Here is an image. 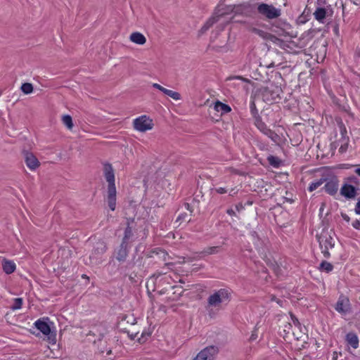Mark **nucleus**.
Segmentation results:
<instances>
[{
  "label": "nucleus",
  "mask_w": 360,
  "mask_h": 360,
  "mask_svg": "<svg viewBox=\"0 0 360 360\" xmlns=\"http://www.w3.org/2000/svg\"><path fill=\"white\" fill-rule=\"evenodd\" d=\"M231 293L230 288H220L208 297L205 308L210 317L215 315L213 308L220 309L222 304H227L231 301Z\"/></svg>",
  "instance_id": "f257e3e1"
},
{
  "label": "nucleus",
  "mask_w": 360,
  "mask_h": 360,
  "mask_svg": "<svg viewBox=\"0 0 360 360\" xmlns=\"http://www.w3.org/2000/svg\"><path fill=\"white\" fill-rule=\"evenodd\" d=\"M103 176L108 182L106 201L110 210L116 208L117 191L115 184V172L111 164L106 162L103 165Z\"/></svg>",
  "instance_id": "f03ea898"
},
{
  "label": "nucleus",
  "mask_w": 360,
  "mask_h": 360,
  "mask_svg": "<svg viewBox=\"0 0 360 360\" xmlns=\"http://www.w3.org/2000/svg\"><path fill=\"white\" fill-rule=\"evenodd\" d=\"M256 8L257 14L262 19L271 20L278 18L281 15V10L276 8L273 4L258 3L255 6L247 4L243 7L244 12L252 11Z\"/></svg>",
  "instance_id": "7ed1b4c3"
},
{
  "label": "nucleus",
  "mask_w": 360,
  "mask_h": 360,
  "mask_svg": "<svg viewBox=\"0 0 360 360\" xmlns=\"http://www.w3.org/2000/svg\"><path fill=\"white\" fill-rule=\"evenodd\" d=\"M335 233L328 229H323L319 234H316V237L321 250V252L325 258H330L331 253L335 248V239L334 238Z\"/></svg>",
  "instance_id": "20e7f679"
},
{
  "label": "nucleus",
  "mask_w": 360,
  "mask_h": 360,
  "mask_svg": "<svg viewBox=\"0 0 360 360\" xmlns=\"http://www.w3.org/2000/svg\"><path fill=\"white\" fill-rule=\"evenodd\" d=\"M283 93L281 88L274 83L259 89V95L266 103H278L281 100V94Z\"/></svg>",
  "instance_id": "39448f33"
},
{
  "label": "nucleus",
  "mask_w": 360,
  "mask_h": 360,
  "mask_svg": "<svg viewBox=\"0 0 360 360\" xmlns=\"http://www.w3.org/2000/svg\"><path fill=\"white\" fill-rule=\"evenodd\" d=\"M49 318L39 319L37 320L34 325L44 335H47L49 343L55 344L56 342V333L51 331L50 325L46 322Z\"/></svg>",
  "instance_id": "423d86ee"
},
{
  "label": "nucleus",
  "mask_w": 360,
  "mask_h": 360,
  "mask_svg": "<svg viewBox=\"0 0 360 360\" xmlns=\"http://www.w3.org/2000/svg\"><path fill=\"white\" fill-rule=\"evenodd\" d=\"M106 243L101 240H98L94 245L92 252L89 256L90 264L93 265H98L102 262L101 260V256L106 252Z\"/></svg>",
  "instance_id": "0eeeda50"
},
{
  "label": "nucleus",
  "mask_w": 360,
  "mask_h": 360,
  "mask_svg": "<svg viewBox=\"0 0 360 360\" xmlns=\"http://www.w3.org/2000/svg\"><path fill=\"white\" fill-rule=\"evenodd\" d=\"M119 321L117 323V329L124 333H127L131 340H134L136 333L129 335V330L127 328V325H134L136 323V319L133 315H127V314H121L119 316Z\"/></svg>",
  "instance_id": "6e6552de"
},
{
  "label": "nucleus",
  "mask_w": 360,
  "mask_h": 360,
  "mask_svg": "<svg viewBox=\"0 0 360 360\" xmlns=\"http://www.w3.org/2000/svg\"><path fill=\"white\" fill-rule=\"evenodd\" d=\"M134 127L136 130L141 132L146 131L153 127V122L146 115H141L134 120Z\"/></svg>",
  "instance_id": "1a4fd4ad"
},
{
  "label": "nucleus",
  "mask_w": 360,
  "mask_h": 360,
  "mask_svg": "<svg viewBox=\"0 0 360 360\" xmlns=\"http://www.w3.org/2000/svg\"><path fill=\"white\" fill-rule=\"evenodd\" d=\"M325 185L323 189L326 193L331 196L337 194L339 188V180L337 176H333L330 178H326Z\"/></svg>",
  "instance_id": "9d476101"
},
{
  "label": "nucleus",
  "mask_w": 360,
  "mask_h": 360,
  "mask_svg": "<svg viewBox=\"0 0 360 360\" xmlns=\"http://www.w3.org/2000/svg\"><path fill=\"white\" fill-rule=\"evenodd\" d=\"M333 14V10L331 6L318 7L314 13L315 19L321 23H324L326 18H331Z\"/></svg>",
  "instance_id": "9b49d317"
},
{
  "label": "nucleus",
  "mask_w": 360,
  "mask_h": 360,
  "mask_svg": "<svg viewBox=\"0 0 360 360\" xmlns=\"http://www.w3.org/2000/svg\"><path fill=\"white\" fill-rule=\"evenodd\" d=\"M219 352V348L214 345L206 347L198 354V357L201 360H214Z\"/></svg>",
  "instance_id": "f8f14e48"
},
{
  "label": "nucleus",
  "mask_w": 360,
  "mask_h": 360,
  "mask_svg": "<svg viewBox=\"0 0 360 360\" xmlns=\"http://www.w3.org/2000/svg\"><path fill=\"white\" fill-rule=\"evenodd\" d=\"M350 303L347 297L340 295L335 304V309L340 314L345 315L350 311Z\"/></svg>",
  "instance_id": "ddd939ff"
},
{
  "label": "nucleus",
  "mask_w": 360,
  "mask_h": 360,
  "mask_svg": "<svg viewBox=\"0 0 360 360\" xmlns=\"http://www.w3.org/2000/svg\"><path fill=\"white\" fill-rule=\"evenodd\" d=\"M134 222V219L128 218L127 219V226L124 231V236L122 239V242L131 245L134 241V234L133 232V226L131 224Z\"/></svg>",
  "instance_id": "4468645a"
},
{
  "label": "nucleus",
  "mask_w": 360,
  "mask_h": 360,
  "mask_svg": "<svg viewBox=\"0 0 360 360\" xmlns=\"http://www.w3.org/2000/svg\"><path fill=\"white\" fill-rule=\"evenodd\" d=\"M131 245L121 242L120 246L115 251L116 259L120 262H124L128 257Z\"/></svg>",
  "instance_id": "2eb2a0df"
},
{
  "label": "nucleus",
  "mask_w": 360,
  "mask_h": 360,
  "mask_svg": "<svg viewBox=\"0 0 360 360\" xmlns=\"http://www.w3.org/2000/svg\"><path fill=\"white\" fill-rule=\"evenodd\" d=\"M357 190L354 186L345 183L340 188V193L346 199H354L358 194Z\"/></svg>",
  "instance_id": "dca6fc26"
},
{
  "label": "nucleus",
  "mask_w": 360,
  "mask_h": 360,
  "mask_svg": "<svg viewBox=\"0 0 360 360\" xmlns=\"http://www.w3.org/2000/svg\"><path fill=\"white\" fill-rule=\"evenodd\" d=\"M25 162L27 167L31 170H35L40 166V162L33 153L28 151L24 152Z\"/></svg>",
  "instance_id": "f3484780"
},
{
  "label": "nucleus",
  "mask_w": 360,
  "mask_h": 360,
  "mask_svg": "<svg viewBox=\"0 0 360 360\" xmlns=\"http://www.w3.org/2000/svg\"><path fill=\"white\" fill-rule=\"evenodd\" d=\"M342 20L345 23H347L355 15L356 11L354 8L348 6L347 4L342 6Z\"/></svg>",
  "instance_id": "a211bd4d"
},
{
  "label": "nucleus",
  "mask_w": 360,
  "mask_h": 360,
  "mask_svg": "<svg viewBox=\"0 0 360 360\" xmlns=\"http://www.w3.org/2000/svg\"><path fill=\"white\" fill-rule=\"evenodd\" d=\"M2 269L6 274H11L15 271L16 265L11 261L6 259L2 260Z\"/></svg>",
  "instance_id": "6ab92c4d"
},
{
  "label": "nucleus",
  "mask_w": 360,
  "mask_h": 360,
  "mask_svg": "<svg viewBox=\"0 0 360 360\" xmlns=\"http://www.w3.org/2000/svg\"><path fill=\"white\" fill-rule=\"evenodd\" d=\"M345 340L348 345L354 349L359 347V338L357 335L354 332H349L346 335Z\"/></svg>",
  "instance_id": "aec40b11"
},
{
  "label": "nucleus",
  "mask_w": 360,
  "mask_h": 360,
  "mask_svg": "<svg viewBox=\"0 0 360 360\" xmlns=\"http://www.w3.org/2000/svg\"><path fill=\"white\" fill-rule=\"evenodd\" d=\"M251 32L252 33L259 36L260 37H262L264 39L272 40L273 38L278 39V38H276L274 35L271 34V33H269L267 32H265L262 30H260V29H258L256 27H252L251 29Z\"/></svg>",
  "instance_id": "412c9836"
},
{
  "label": "nucleus",
  "mask_w": 360,
  "mask_h": 360,
  "mask_svg": "<svg viewBox=\"0 0 360 360\" xmlns=\"http://www.w3.org/2000/svg\"><path fill=\"white\" fill-rule=\"evenodd\" d=\"M214 110L217 112H220L221 114H226L231 111V108L219 101H217L214 103Z\"/></svg>",
  "instance_id": "4be33fe9"
},
{
  "label": "nucleus",
  "mask_w": 360,
  "mask_h": 360,
  "mask_svg": "<svg viewBox=\"0 0 360 360\" xmlns=\"http://www.w3.org/2000/svg\"><path fill=\"white\" fill-rule=\"evenodd\" d=\"M224 13H221L217 16H214L210 18L205 24L201 27L200 32L205 33L207 30H208L215 22H217L219 20V18L223 15Z\"/></svg>",
  "instance_id": "5701e85b"
},
{
  "label": "nucleus",
  "mask_w": 360,
  "mask_h": 360,
  "mask_svg": "<svg viewBox=\"0 0 360 360\" xmlns=\"http://www.w3.org/2000/svg\"><path fill=\"white\" fill-rule=\"evenodd\" d=\"M130 40L137 44L143 45L146 43V39L143 34L140 32H133L130 35Z\"/></svg>",
  "instance_id": "b1692460"
},
{
  "label": "nucleus",
  "mask_w": 360,
  "mask_h": 360,
  "mask_svg": "<svg viewBox=\"0 0 360 360\" xmlns=\"http://www.w3.org/2000/svg\"><path fill=\"white\" fill-rule=\"evenodd\" d=\"M255 125L256 126V127L262 133L264 134V135H267L269 131L271 130V129H269L266 124L262 121V117L261 118H257V120H256L255 121Z\"/></svg>",
  "instance_id": "393cba45"
},
{
  "label": "nucleus",
  "mask_w": 360,
  "mask_h": 360,
  "mask_svg": "<svg viewBox=\"0 0 360 360\" xmlns=\"http://www.w3.org/2000/svg\"><path fill=\"white\" fill-rule=\"evenodd\" d=\"M219 250V246H212L205 248L199 254L202 256L217 254Z\"/></svg>",
  "instance_id": "a878e982"
},
{
  "label": "nucleus",
  "mask_w": 360,
  "mask_h": 360,
  "mask_svg": "<svg viewBox=\"0 0 360 360\" xmlns=\"http://www.w3.org/2000/svg\"><path fill=\"white\" fill-rule=\"evenodd\" d=\"M267 160H268V162L269 163V165L273 166L275 168L279 167L281 165V160L278 157H276V156H274L271 155H270L267 157Z\"/></svg>",
  "instance_id": "bb28decb"
},
{
  "label": "nucleus",
  "mask_w": 360,
  "mask_h": 360,
  "mask_svg": "<svg viewBox=\"0 0 360 360\" xmlns=\"http://www.w3.org/2000/svg\"><path fill=\"white\" fill-rule=\"evenodd\" d=\"M325 181L326 178H321L320 179L311 182L308 188L309 191L311 192L316 190L319 186H321Z\"/></svg>",
  "instance_id": "cd10ccee"
},
{
  "label": "nucleus",
  "mask_w": 360,
  "mask_h": 360,
  "mask_svg": "<svg viewBox=\"0 0 360 360\" xmlns=\"http://www.w3.org/2000/svg\"><path fill=\"white\" fill-rule=\"evenodd\" d=\"M337 124L339 128L341 136H348L346 127L340 118L336 119Z\"/></svg>",
  "instance_id": "c85d7f7f"
},
{
  "label": "nucleus",
  "mask_w": 360,
  "mask_h": 360,
  "mask_svg": "<svg viewBox=\"0 0 360 360\" xmlns=\"http://www.w3.org/2000/svg\"><path fill=\"white\" fill-rule=\"evenodd\" d=\"M319 269L321 271H324L327 273H329L333 271V266L327 261H322L321 263L320 264Z\"/></svg>",
  "instance_id": "c756f323"
},
{
  "label": "nucleus",
  "mask_w": 360,
  "mask_h": 360,
  "mask_svg": "<svg viewBox=\"0 0 360 360\" xmlns=\"http://www.w3.org/2000/svg\"><path fill=\"white\" fill-rule=\"evenodd\" d=\"M63 123L67 127L68 129H72L73 127V122L72 117L69 115H65L62 117Z\"/></svg>",
  "instance_id": "7c9ffc66"
},
{
  "label": "nucleus",
  "mask_w": 360,
  "mask_h": 360,
  "mask_svg": "<svg viewBox=\"0 0 360 360\" xmlns=\"http://www.w3.org/2000/svg\"><path fill=\"white\" fill-rule=\"evenodd\" d=\"M20 89L25 94H30L33 91L34 88L31 83L25 82L21 85Z\"/></svg>",
  "instance_id": "2f4dec72"
},
{
  "label": "nucleus",
  "mask_w": 360,
  "mask_h": 360,
  "mask_svg": "<svg viewBox=\"0 0 360 360\" xmlns=\"http://www.w3.org/2000/svg\"><path fill=\"white\" fill-rule=\"evenodd\" d=\"M250 112H251L252 117H254L255 121L256 120H257V118H261V117L259 116V115L258 113V110L257 109L256 105L254 101L250 102Z\"/></svg>",
  "instance_id": "473e14b6"
},
{
  "label": "nucleus",
  "mask_w": 360,
  "mask_h": 360,
  "mask_svg": "<svg viewBox=\"0 0 360 360\" xmlns=\"http://www.w3.org/2000/svg\"><path fill=\"white\" fill-rule=\"evenodd\" d=\"M22 305V299L20 297L15 298L13 300V304L11 306L13 310L20 309Z\"/></svg>",
  "instance_id": "72a5a7b5"
},
{
  "label": "nucleus",
  "mask_w": 360,
  "mask_h": 360,
  "mask_svg": "<svg viewBox=\"0 0 360 360\" xmlns=\"http://www.w3.org/2000/svg\"><path fill=\"white\" fill-rule=\"evenodd\" d=\"M166 95L172 98L175 101H179L181 98V94L179 92L174 91L169 89L167 90Z\"/></svg>",
  "instance_id": "f704fd0d"
},
{
  "label": "nucleus",
  "mask_w": 360,
  "mask_h": 360,
  "mask_svg": "<svg viewBox=\"0 0 360 360\" xmlns=\"http://www.w3.org/2000/svg\"><path fill=\"white\" fill-rule=\"evenodd\" d=\"M328 25H331V26L333 27V32L335 33V34L336 36H339L340 33H339V27H340V24L339 22L337 21V20H335V21H330L328 22Z\"/></svg>",
  "instance_id": "c9c22d12"
},
{
  "label": "nucleus",
  "mask_w": 360,
  "mask_h": 360,
  "mask_svg": "<svg viewBox=\"0 0 360 360\" xmlns=\"http://www.w3.org/2000/svg\"><path fill=\"white\" fill-rule=\"evenodd\" d=\"M266 136L271 139L274 143H278L281 139L280 136L272 130L269 131Z\"/></svg>",
  "instance_id": "e433bc0d"
},
{
  "label": "nucleus",
  "mask_w": 360,
  "mask_h": 360,
  "mask_svg": "<svg viewBox=\"0 0 360 360\" xmlns=\"http://www.w3.org/2000/svg\"><path fill=\"white\" fill-rule=\"evenodd\" d=\"M211 50L214 51L216 52H226L228 51V48L226 45L224 46H218L213 45L210 46Z\"/></svg>",
  "instance_id": "4c0bfd02"
},
{
  "label": "nucleus",
  "mask_w": 360,
  "mask_h": 360,
  "mask_svg": "<svg viewBox=\"0 0 360 360\" xmlns=\"http://www.w3.org/2000/svg\"><path fill=\"white\" fill-rule=\"evenodd\" d=\"M347 183L350 184H354L356 186H359L360 184L359 179L356 176H350L348 178H347Z\"/></svg>",
  "instance_id": "58836bf2"
},
{
  "label": "nucleus",
  "mask_w": 360,
  "mask_h": 360,
  "mask_svg": "<svg viewBox=\"0 0 360 360\" xmlns=\"http://www.w3.org/2000/svg\"><path fill=\"white\" fill-rule=\"evenodd\" d=\"M348 145H349V143H347V142L342 143L340 146L339 152L340 153H345L348 148Z\"/></svg>",
  "instance_id": "ea45409f"
},
{
  "label": "nucleus",
  "mask_w": 360,
  "mask_h": 360,
  "mask_svg": "<svg viewBox=\"0 0 360 360\" xmlns=\"http://www.w3.org/2000/svg\"><path fill=\"white\" fill-rule=\"evenodd\" d=\"M290 317L295 326H299L300 325L298 319L292 313H290Z\"/></svg>",
  "instance_id": "a19ab883"
},
{
  "label": "nucleus",
  "mask_w": 360,
  "mask_h": 360,
  "mask_svg": "<svg viewBox=\"0 0 360 360\" xmlns=\"http://www.w3.org/2000/svg\"><path fill=\"white\" fill-rule=\"evenodd\" d=\"M345 142L349 143V137L348 136H341V138L336 142V143L338 145L340 146V144L342 143H345Z\"/></svg>",
  "instance_id": "79ce46f5"
},
{
  "label": "nucleus",
  "mask_w": 360,
  "mask_h": 360,
  "mask_svg": "<svg viewBox=\"0 0 360 360\" xmlns=\"http://www.w3.org/2000/svg\"><path fill=\"white\" fill-rule=\"evenodd\" d=\"M352 226L355 229H358L359 230L360 229V220H358V219H356L354 220L352 224Z\"/></svg>",
  "instance_id": "37998d69"
},
{
  "label": "nucleus",
  "mask_w": 360,
  "mask_h": 360,
  "mask_svg": "<svg viewBox=\"0 0 360 360\" xmlns=\"http://www.w3.org/2000/svg\"><path fill=\"white\" fill-rule=\"evenodd\" d=\"M215 191L217 193H219V194H224L227 192V190L225 188H222V187L217 188H215Z\"/></svg>",
  "instance_id": "c03bdc74"
},
{
  "label": "nucleus",
  "mask_w": 360,
  "mask_h": 360,
  "mask_svg": "<svg viewBox=\"0 0 360 360\" xmlns=\"http://www.w3.org/2000/svg\"><path fill=\"white\" fill-rule=\"evenodd\" d=\"M250 236L253 238L254 240H259V236L255 231H251L250 232Z\"/></svg>",
  "instance_id": "a18cd8bd"
},
{
  "label": "nucleus",
  "mask_w": 360,
  "mask_h": 360,
  "mask_svg": "<svg viewBox=\"0 0 360 360\" xmlns=\"http://www.w3.org/2000/svg\"><path fill=\"white\" fill-rule=\"evenodd\" d=\"M291 327H292V326H291V324H290V323H286V324L285 325V326H284V328H284V332H285L286 334L289 333H290V329H291Z\"/></svg>",
  "instance_id": "49530a36"
},
{
  "label": "nucleus",
  "mask_w": 360,
  "mask_h": 360,
  "mask_svg": "<svg viewBox=\"0 0 360 360\" xmlns=\"http://www.w3.org/2000/svg\"><path fill=\"white\" fill-rule=\"evenodd\" d=\"M341 216L342 217V219L346 221L347 222H349L350 221V218L349 217L345 214V213H341Z\"/></svg>",
  "instance_id": "de8ad7c7"
},
{
  "label": "nucleus",
  "mask_w": 360,
  "mask_h": 360,
  "mask_svg": "<svg viewBox=\"0 0 360 360\" xmlns=\"http://www.w3.org/2000/svg\"><path fill=\"white\" fill-rule=\"evenodd\" d=\"M134 266V262H129L127 264V265L124 266V269H131L132 268L133 266Z\"/></svg>",
  "instance_id": "09e8293b"
},
{
  "label": "nucleus",
  "mask_w": 360,
  "mask_h": 360,
  "mask_svg": "<svg viewBox=\"0 0 360 360\" xmlns=\"http://www.w3.org/2000/svg\"><path fill=\"white\" fill-rule=\"evenodd\" d=\"M187 216V214L186 213H184V214H181L179 215V217H177V221H180V220H184L185 219V217Z\"/></svg>",
  "instance_id": "8fccbe9b"
},
{
  "label": "nucleus",
  "mask_w": 360,
  "mask_h": 360,
  "mask_svg": "<svg viewBox=\"0 0 360 360\" xmlns=\"http://www.w3.org/2000/svg\"><path fill=\"white\" fill-rule=\"evenodd\" d=\"M236 209L237 210V211L240 212V210L244 209V206L243 205L242 203H238V205H236Z\"/></svg>",
  "instance_id": "3c124183"
},
{
  "label": "nucleus",
  "mask_w": 360,
  "mask_h": 360,
  "mask_svg": "<svg viewBox=\"0 0 360 360\" xmlns=\"http://www.w3.org/2000/svg\"><path fill=\"white\" fill-rule=\"evenodd\" d=\"M184 206L186 208V210H188L191 212H193V209L189 203H188V202L184 203Z\"/></svg>",
  "instance_id": "603ef678"
},
{
  "label": "nucleus",
  "mask_w": 360,
  "mask_h": 360,
  "mask_svg": "<svg viewBox=\"0 0 360 360\" xmlns=\"http://www.w3.org/2000/svg\"><path fill=\"white\" fill-rule=\"evenodd\" d=\"M226 213L231 216L236 215V212H234V210L233 209H228L226 210Z\"/></svg>",
  "instance_id": "864d4df0"
},
{
  "label": "nucleus",
  "mask_w": 360,
  "mask_h": 360,
  "mask_svg": "<svg viewBox=\"0 0 360 360\" xmlns=\"http://www.w3.org/2000/svg\"><path fill=\"white\" fill-rule=\"evenodd\" d=\"M355 6H360V0H349Z\"/></svg>",
  "instance_id": "5fc2aeb1"
},
{
  "label": "nucleus",
  "mask_w": 360,
  "mask_h": 360,
  "mask_svg": "<svg viewBox=\"0 0 360 360\" xmlns=\"http://www.w3.org/2000/svg\"><path fill=\"white\" fill-rule=\"evenodd\" d=\"M153 86L155 89H158V90H160V89H161V88H162V86H161V85H160L159 84H157V83H154V84H153Z\"/></svg>",
  "instance_id": "6e6d98bb"
},
{
  "label": "nucleus",
  "mask_w": 360,
  "mask_h": 360,
  "mask_svg": "<svg viewBox=\"0 0 360 360\" xmlns=\"http://www.w3.org/2000/svg\"><path fill=\"white\" fill-rule=\"evenodd\" d=\"M355 173L360 176V165H359V167L355 169Z\"/></svg>",
  "instance_id": "4d7b16f0"
},
{
  "label": "nucleus",
  "mask_w": 360,
  "mask_h": 360,
  "mask_svg": "<svg viewBox=\"0 0 360 360\" xmlns=\"http://www.w3.org/2000/svg\"><path fill=\"white\" fill-rule=\"evenodd\" d=\"M167 90H168L167 89L162 86V88H161V89L160 91H162L163 94H165L166 95Z\"/></svg>",
  "instance_id": "13d9d810"
},
{
  "label": "nucleus",
  "mask_w": 360,
  "mask_h": 360,
  "mask_svg": "<svg viewBox=\"0 0 360 360\" xmlns=\"http://www.w3.org/2000/svg\"><path fill=\"white\" fill-rule=\"evenodd\" d=\"M337 359H338V353L336 352H334L333 354V360H337Z\"/></svg>",
  "instance_id": "bf43d9fd"
},
{
  "label": "nucleus",
  "mask_w": 360,
  "mask_h": 360,
  "mask_svg": "<svg viewBox=\"0 0 360 360\" xmlns=\"http://www.w3.org/2000/svg\"><path fill=\"white\" fill-rule=\"evenodd\" d=\"M257 338V335L254 333H252L250 336V340H255Z\"/></svg>",
  "instance_id": "052dcab7"
},
{
  "label": "nucleus",
  "mask_w": 360,
  "mask_h": 360,
  "mask_svg": "<svg viewBox=\"0 0 360 360\" xmlns=\"http://www.w3.org/2000/svg\"><path fill=\"white\" fill-rule=\"evenodd\" d=\"M82 278H86V279H87V280H89V276H87L86 274H82Z\"/></svg>",
  "instance_id": "680f3d73"
},
{
  "label": "nucleus",
  "mask_w": 360,
  "mask_h": 360,
  "mask_svg": "<svg viewBox=\"0 0 360 360\" xmlns=\"http://www.w3.org/2000/svg\"><path fill=\"white\" fill-rule=\"evenodd\" d=\"M193 360H201V359L198 357V355L197 354V356Z\"/></svg>",
  "instance_id": "e2e57ef3"
},
{
  "label": "nucleus",
  "mask_w": 360,
  "mask_h": 360,
  "mask_svg": "<svg viewBox=\"0 0 360 360\" xmlns=\"http://www.w3.org/2000/svg\"><path fill=\"white\" fill-rule=\"evenodd\" d=\"M234 78H235V79H242V77H240V76H237V77H235Z\"/></svg>",
  "instance_id": "0e129e2a"
},
{
  "label": "nucleus",
  "mask_w": 360,
  "mask_h": 360,
  "mask_svg": "<svg viewBox=\"0 0 360 360\" xmlns=\"http://www.w3.org/2000/svg\"><path fill=\"white\" fill-rule=\"evenodd\" d=\"M276 302H277V303H278V304H279L280 305H281V303H282V301H281V300H278Z\"/></svg>",
  "instance_id": "69168bd1"
},
{
  "label": "nucleus",
  "mask_w": 360,
  "mask_h": 360,
  "mask_svg": "<svg viewBox=\"0 0 360 360\" xmlns=\"http://www.w3.org/2000/svg\"><path fill=\"white\" fill-rule=\"evenodd\" d=\"M112 353V351L110 349L107 352V354L110 355Z\"/></svg>",
  "instance_id": "338daca9"
}]
</instances>
